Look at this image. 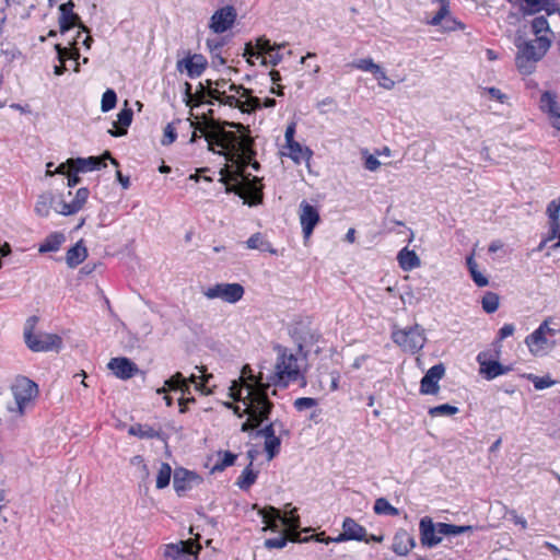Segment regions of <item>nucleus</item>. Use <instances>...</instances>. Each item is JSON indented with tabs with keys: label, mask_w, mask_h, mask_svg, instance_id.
Listing matches in <instances>:
<instances>
[{
	"label": "nucleus",
	"mask_w": 560,
	"mask_h": 560,
	"mask_svg": "<svg viewBox=\"0 0 560 560\" xmlns=\"http://www.w3.org/2000/svg\"><path fill=\"white\" fill-rule=\"evenodd\" d=\"M270 383L264 382L262 374L254 375L249 365L242 369L240 381H233L230 386V396L237 401H242L244 409L241 412L240 406L232 402H225L224 406L233 409L240 418L247 415V420L242 424V431L247 432L257 428L264 420L268 419L272 402L269 400L268 390Z\"/></svg>",
	"instance_id": "1"
},
{
	"label": "nucleus",
	"mask_w": 560,
	"mask_h": 560,
	"mask_svg": "<svg viewBox=\"0 0 560 560\" xmlns=\"http://www.w3.org/2000/svg\"><path fill=\"white\" fill-rule=\"evenodd\" d=\"M278 357L275 371L269 376L268 383L280 388H287L293 383L302 382L305 385V377L301 369V358L298 353L283 347H277Z\"/></svg>",
	"instance_id": "2"
},
{
	"label": "nucleus",
	"mask_w": 560,
	"mask_h": 560,
	"mask_svg": "<svg viewBox=\"0 0 560 560\" xmlns=\"http://www.w3.org/2000/svg\"><path fill=\"white\" fill-rule=\"evenodd\" d=\"M197 130L205 136L209 150L224 155H237L244 147L242 135L235 131H228L222 128L205 131L203 128H196L191 135L190 142L198 138Z\"/></svg>",
	"instance_id": "3"
},
{
	"label": "nucleus",
	"mask_w": 560,
	"mask_h": 560,
	"mask_svg": "<svg viewBox=\"0 0 560 560\" xmlns=\"http://www.w3.org/2000/svg\"><path fill=\"white\" fill-rule=\"evenodd\" d=\"M549 36H538L532 40L516 43L515 65L522 74H530L536 63L542 59L551 46Z\"/></svg>",
	"instance_id": "4"
},
{
	"label": "nucleus",
	"mask_w": 560,
	"mask_h": 560,
	"mask_svg": "<svg viewBox=\"0 0 560 560\" xmlns=\"http://www.w3.org/2000/svg\"><path fill=\"white\" fill-rule=\"evenodd\" d=\"M551 322L552 318L545 319L532 334L526 336L524 342L533 355H546L555 348L556 341L552 338L560 332V327L558 329L550 327Z\"/></svg>",
	"instance_id": "5"
},
{
	"label": "nucleus",
	"mask_w": 560,
	"mask_h": 560,
	"mask_svg": "<svg viewBox=\"0 0 560 560\" xmlns=\"http://www.w3.org/2000/svg\"><path fill=\"white\" fill-rule=\"evenodd\" d=\"M501 349L502 345L492 342L490 349L480 351L476 357V361L479 364V374L487 381H492L512 371V366L503 365L499 362Z\"/></svg>",
	"instance_id": "6"
},
{
	"label": "nucleus",
	"mask_w": 560,
	"mask_h": 560,
	"mask_svg": "<svg viewBox=\"0 0 560 560\" xmlns=\"http://www.w3.org/2000/svg\"><path fill=\"white\" fill-rule=\"evenodd\" d=\"M11 392L16 408H9V410L16 412L19 416H23L28 408L34 406L39 394L38 385L26 376H18L11 385Z\"/></svg>",
	"instance_id": "7"
},
{
	"label": "nucleus",
	"mask_w": 560,
	"mask_h": 560,
	"mask_svg": "<svg viewBox=\"0 0 560 560\" xmlns=\"http://www.w3.org/2000/svg\"><path fill=\"white\" fill-rule=\"evenodd\" d=\"M392 340L402 351L415 354L424 347L427 338L422 326L415 324L406 328H394Z\"/></svg>",
	"instance_id": "8"
},
{
	"label": "nucleus",
	"mask_w": 560,
	"mask_h": 560,
	"mask_svg": "<svg viewBox=\"0 0 560 560\" xmlns=\"http://www.w3.org/2000/svg\"><path fill=\"white\" fill-rule=\"evenodd\" d=\"M37 322V317L32 316L27 320V327L24 330V339L26 346L34 352H45L60 348L62 339L56 334H34L33 328Z\"/></svg>",
	"instance_id": "9"
},
{
	"label": "nucleus",
	"mask_w": 560,
	"mask_h": 560,
	"mask_svg": "<svg viewBox=\"0 0 560 560\" xmlns=\"http://www.w3.org/2000/svg\"><path fill=\"white\" fill-rule=\"evenodd\" d=\"M202 293L209 300L219 299L225 303L235 304L243 299L245 289L241 283L222 282L208 287Z\"/></svg>",
	"instance_id": "10"
},
{
	"label": "nucleus",
	"mask_w": 560,
	"mask_h": 560,
	"mask_svg": "<svg viewBox=\"0 0 560 560\" xmlns=\"http://www.w3.org/2000/svg\"><path fill=\"white\" fill-rule=\"evenodd\" d=\"M203 481L202 477L196 471L179 467L174 471L173 486L178 497L185 495L188 491L199 486Z\"/></svg>",
	"instance_id": "11"
},
{
	"label": "nucleus",
	"mask_w": 560,
	"mask_h": 560,
	"mask_svg": "<svg viewBox=\"0 0 560 560\" xmlns=\"http://www.w3.org/2000/svg\"><path fill=\"white\" fill-rule=\"evenodd\" d=\"M237 18L236 9L232 5H224L214 11L210 19L209 27L215 34L229 31Z\"/></svg>",
	"instance_id": "12"
},
{
	"label": "nucleus",
	"mask_w": 560,
	"mask_h": 560,
	"mask_svg": "<svg viewBox=\"0 0 560 560\" xmlns=\"http://www.w3.org/2000/svg\"><path fill=\"white\" fill-rule=\"evenodd\" d=\"M300 224L302 228L303 237L305 240H308L313 232L315 226L320 221V215L317 207L311 205L306 200L301 201L300 203Z\"/></svg>",
	"instance_id": "13"
},
{
	"label": "nucleus",
	"mask_w": 560,
	"mask_h": 560,
	"mask_svg": "<svg viewBox=\"0 0 560 560\" xmlns=\"http://www.w3.org/2000/svg\"><path fill=\"white\" fill-rule=\"evenodd\" d=\"M256 48L258 49V55H262L261 65L264 66H277L283 59L280 50L284 48V45L271 44L270 39L265 36L256 39Z\"/></svg>",
	"instance_id": "14"
},
{
	"label": "nucleus",
	"mask_w": 560,
	"mask_h": 560,
	"mask_svg": "<svg viewBox=\"0 0 560 560\" xmlns=\"http://www.w3.org/2000/svg\"><path fill=\"white\" fill-rule=\"evenodd\" d=\"M539 109L547 115L550 125L560 131V103L556 93L542 92L539 98Z\"/></svg>",
	"instance_id": "15"
},
{
	"label": "nucleus",
	"mask_w": 560,
	"mask_h": 560,
	"mask_svg": "<svg viewBox=\"0 0 560 560\" xmlns=\"http://www.w3.org/2000/svg\"><path fill=\"white\" fill-rule=\"evenodd\" d=\"M207 59L201 54H188L185 58L177 60L176 69L186 72L190 79L199 78L206 70Z\"/></svg>",
	"instance_id": "16"
},
{
	"label": "nucleus",
	"mask_w": 560,
	"mask_h": 560,
	"mask_svg": "<svg viewBox=\"0 0 560 560\" xmlns=\"http://www.w3.org/2000/svg\"><path fill=\"white\" fill-rule=\"evenodd\" d=\"M445 374V366L442 363L431 366L420 382L422 395H436L440 390L439 382Z\"/></svg>",
	"instance_id": "17"
},
{
	"label": "nucleus",
	"mask_w": 560,
	"mask_h": 560,
	"mask_svg": "<svg viewBox=\"0 0 560 560\" xmlns=\"http://www.w3.org/2000/svg\"><path fill=\"white\" fill-rule=\"evenodd\" d=\"M233 94L225 93V96L222 98V104L228 105L230 107L240 108L244 113H249L252 110H256L260 108V98L256 96L250 95V91L248 90V94L245 96H242V92L240 94H236L232 92Z\"/></svg>",
	"instance_id": "18"
},
{
	"label": "nucleus",
	"mask_w": 560,
	"mask_h": 560,
	"mask_svg": "<svg viewBox=\"0 0 560 560\" xmlns=\"http://www.w3.org/2000/svg\"><path fill=\"white\" fill-rule=\"evenodd\" d=\"M420 542L425 548H433L442 541V536L438 534V523L434 524L432 518L424 516L419 523Z\"/></svg>",
	"instance_id": "19"
},
{
	"label": "nucleus",
	"mask_w": 560,
	"mask_h": 560,
	"mask_svg": "<svg viewBox=\"0 0 560 560\" xmlns=\"http://www.w3.org/2000/svg\"><path fill=\"white\" fill-rule=\"evenodd\" d=\"M107 368L120 380H129L139 372L138 365L125 357L110 359Z\"/></svg>",
	"instance_id": "20"
},
{
	"label": "nucleus",
	"mask_w": 560,
	"mask_h": 560,
	"mask_svg": "<svg viewBox=\"0 0 560 560\" xmlns=\"http://www.w3.org/2000/svg\"><path fill=\"white\" fill-rule=\"evenodd\" d=\"M55 49L57 51V59L59 61V65H56L54 67V73L56 75H62L67 71L66 61L69 59H73L75 61L73 71L74 72L80 71V63L78 61V59L80 58V54L75 47L72 49H69V48L62 47L60 44H56Z\"/></svg>",
	"instance_id": "21"
},
{
	"label": "nucleus",
	"mask_w": 560,
	"mask_h": 560,
	"mask_svg": "<svg viewBox=\"0 0 560 560\" xmlns=\"http://www.w3.org/2000/svg\"><path fill=\"white\" fill-rule=\"evenodd\" d=\"M90 191L88 188L82 187L79 188L75 192V196L71 202L59 201L58 207H56V211L62 215H71L79 212L83 206L85 205L89 198Z\"/></svg>",
	"instance_id": "22"
},
{
	"label": "nucleus",
	"mask_w": 560,
	"mask_h": 560,
	"mask_svg": "<svg viewBox=\"0 0 560 560\" xmlns=\"http://www.w3.org/2000/svg\"><path fill=\"white\" fill-rule=\"evenodd\" d=\"M259 514L262 518V522L265 526L262 527V530H271L275 533L283 532L281 529L283 516L281 515L280 511L273 506H268L265 509H261L259 511Z\"/></svg>",
	"instance_id": "23"
},
{
	"label": "nucleus",
	"mask_w": 560,
	"mask_h": 560,
	"mask_svg": "<svg viewBox=\"0 0 560 560\" xmlns=\"http://www.w3.org/2000/svg\"><path fill=\"white\" fill-rule=\"evenodd\" d=\"M416 547L415 537L404 529L397 532L393 539L392 549L397 556H407Z\"/></svg>",
	"instance_id": "24"
},
{
	"label": "nucleus",
	"mask_w": 560,
	"mask_h": 560,
	"mask_svg": "<svg viewBox=\"0 0 560 560\" xmlns=\"http://www.w3.org/2000/svg\"><path fill=\"white\" fill-rule=\"evenodd\" d=\"M74 3L69 0L66 3H62L59 7L60 16H59V26L60 32L63 34L68 32L72 26L80 23V18L78 14L73 12Z\"/></svg>",
	"instance_id": "25"
},
{
	"label": "nucleus",
	"mask_w": 560,
	"mask_h": 560,
	"mask_svg": "<svg viewBox=\"0 0 560 560\" xmlns=\"http://www.w3.org/2000/svg\"><path fill=\"white\" fill-rule=\"evenodd\" d=\"M69 170L75 173H85L94 170H100L102 166H106L98 158H78L68 160Z\"/></svg>",
	"instance_id": "26"
},
{
	"label": "nucleus",
	"mask_w": 560,
	"mask_h": 560,
	"mask_svg": "<svg viewBox=\"0 0 560 560\" xmlns=\"http://www.w3.org/2000/svg\"><path fill=\"white\" fill-rule=\"evenodd\" d=\"M282 154L290 158L294 163L300 164L302 162H308L313 152L307 147L294 141L284 145Z\"/></svg>",
	"instance_id": "27"
},
{
	"label": "nucleus",
	"mask_w": 560,
	"mask_h": 560,
	"mask_svg": "<svg viewBox=\"0 0 560 560\" xmlns=\"http://www.w3.org/2000/svg\"><path fill=\"white\" fill-rule=\"evenodd\" d=\"M88 248L83 240L78 241L66 253V264L69 268H75L88 258Z\"/></svg>",
	"instance_id": "28"
},
{
	"label": "nucleus",
	"mask_w": 560,
	"mask_h": 560,
	"mask_svg": "<svg viewBox=\"0 0 560 560\" xmlns=\"http://www.w3.org/2000/svg\"><path fill=\"white\" fill-rule=\"evenodd\" d=\"M66 240L65 233L51 232L39 243L38 252L40 254L56 253L61 248Z\"/></svg>",
	"instance_id": "29"
},
{
	"label": "nucleus",
	"mask_w": 560,
	"mask_h": 560,
	"mask_svg": "<svg viewBox=\"0 0 560 560\" xmlns=\"http://www.w3.org/2000/svg\"><path fill=\"white\" fill-rule=\"evenodd\" d=\"M342 529L346 533L349 540L362 541L368 539L366 528L360 525L352 517H345L342 521Z\"/></svg>",
	"instance_id": "30"
},
{
	"label": "nucleus",
	"mask_w": 560,
	"mask_h": 560,
	"mask_svg": "<svg viewBox=\"0 0 560 560\" xmlns=\"http://www.w3.org/2000/svg\"><path fill=\"white\" fill-rule=\"evenodd\" d=\"M248 455L250 457V462L245 467V469L242 471V474L238 476V478L235 482L236 486L244 491H247L256 482L257 477H258V471H255L253 469L254 455L252 454V452H248Z\"/></svg>",
	"instance_id": "31"
},
{
	"label": "nucleus",
	"mask_w": 560,
	"mask_h": 560,
	"mask_svg": "<svg viewBox=\"0 0 560 560\" xmlns=\"http://www.w3.org/2000/svg\"><path fill=\"white\" fill-rule=\"evenodd\" d=\"M397 260L399 264V267L404 271H410L412 269H416L420 267V258L415 253V250H410L407 247H404L401 250H399L397 255Z\"/></svg>",
	"instance_id": "32"
},
{
	"label": "nucleus",
	"mask_w": 560,
	"mask_h": 560,
	"mask_svg": "<svg viewBox=\"0 0 560 560\" xmlns=\"http://www.w3.org/2000/svg\"><path fill=\"white\" fill-rule=\"evenodd\" d=\"M128 434L139 439H161L162 432L150 424L136 423L129 427Z\"/></svg>",
	"instance_id": "33"
},
{
	"label": "nucleus",
	"mask_w": 560,
	"mask_h": 560,
	"mask_svg": "<svg viewBox=\"0 0 560 560\" xmlns=\"http://www.w3.org/2000/svg\"><path fill=\"white\" fill-rule=\"evenodd\" d=\"M168 390H180L183 394L189 392L187 380L182 373L177 372L171 378L165 381V385L158 389V394H166Z\"/></svg>",
	"instance_id": "34"
},
{
	"label": "nucleus",
	"mask_w": 560,
	"mask_h": 560,
	"mask_svg": "<svg viewBox=\"0 0 560 560\" xmlns=\"http://www.w3.org/2000/svg\"><path fill=\"white\" fill-rule=\"evenodd\" d=\"M133 112L131 108L126 107L121 109L117 115V121L114 124L116 127L117 125L120 126V128H117L116 130H109V133L113 137H121L127 133V127L130 126L132 121Z\"/></svg>",
	"instance_id": "35"
},
{
	"label": "nucleus",
	"mask_w": 560,
	"mask_h": 560,
	"mask_svg": "<svg viewBox=\"0 0 560 560\" xmlns=\"http://www.w3.org/2000/svg\"><path fill=\"white\" fill-rule=\"evenodd\" d=\"M475 529L474 526L470 525H454L447 523H438V534L443 536H457L460 534L472 533Z\"/></svg>",
	"instance_id": "36"
},
{
	"label": "nucleus",
	"mask_w": 560,
	"mask_h": 560,
	"mask_svg": "<svg viewBox=\"0 0 560 560\" xmlns=\"http://www.w3.org/2000/svg\"><path fill=\"white\" fill-rule=\"evenodd\" d=\"M466 265L469 270L470 277L477 287L482 288L488 285L489 280L478 270V265L474 258V255H469L466 258Z\"/></svg>",
	"instance_id": "37"
},
{
	"label": "nucleus",
	"mask_w": 560,
	"mask_h": 560,
	"mask_svg": "<svg viewBox=\"0 0 560 560\" xmlns=\"http://www.w3.org/2000/svg\"><path fill=\"white\" fill-rule=\"evenodd\" d=\"M530 28L536 37L549 36L552 39L553 33L546 16H536L530 23Z\"/></svg>",
	"instance_id": "38"
},
{
	"label": "nucleus",
	"mask_w": 560,
	"mask_h": 560,
	"mask_svg": "<svg viewBox=\"0 0 560 560\" xmlns=\"http://www.w3.org/2000/svg\"><path fill=\"white\" fill-rule=\"evenodd\" d=\"M54 201L55 199L51 194L40 195L35 203V212L39 217H48L50 213V209L52 208Z\"/></svg>",
	"instance_id": "39"
},
{
	"label": "nucleus",
	"mask_w": 560,
	"mask_h": 560,
	"mask_svg": "<svg viewBox=\"0 0 560 560\" xmlns=\"http://www.w3.org/2000/svg\"><path fill=\"white\" fill-rule=\"evenodd\" d=\"M212 377V374H206L202 375L201 377L197 376L196 374H191L187 380V384L192 383L196 389L199 390L201 394L210 395L213 393V390L208 387V384Z\"/></svg>",
	"instance_id": "40"
},
{
	"label": "nucleus",
	"mask_w": 560,
	"mask_h": 560,
	"mask_svg": "<svg viewBox=\"0 0 560 560\" xmlns=\"http://www.w3.org/2000/svg\"><path fill=\"white\" fill-rule=\"evenodd\" d=\"M185 553H191L186 549L185 542L168 544L164 549V557L172 560H182Z\"/></svg>",
	"instance_id": "41"
},
{
	"label": "nucleus",
	"mask_w": 560,
	"mask_h": 560,
	"mask_svg": "<svg viewBox=\"0 0 560 560\" xmlns=\"http://www.w3.org/2000/svg\"><path fill=\"white\" fill-rule=\"evenodd\" d=\"M213 86L218 90H221V93H228V92H234L236 94H240L242 92V96H245L248 94V90L245 89L243 85H236L234 83H231L229 80L221 79L217 80L213 83Z\"/></svg>",
	"instance_id": "42"
},
{
	"label": "nucleus",
	"mask_w": 560,
	"mask_h": 560,
	"mask_svg": "<svg viewBox=\"0 0 560 560\" xmlns=\"http://www.w3.org/2000/svg\"><path fill=\"white\" fill-rule=\"evenodd\" d=\"M373 509L378 515L397 516L399 514V510L393 506L385 498L376 499Z\"/></svg>",
	"instance_id": "43"
},
{
	"label": "nucleus",
	"mask_w": 560,
	"mask_h": 560,
	"mask_svg": "<svg viewBox=\"0 0 560 560\" xmlns=\"http://www.w3.org/2000/svg\"><path fill=\"white\" fill-rule=\"evenodd\" d=\"M546 213H547L548 220H549V229H551L553 226L557 228L558 224H560V219H559V215H560V198L552 199L548 203Z\"/></svg>",
	"instance_id": "44"
},
{
	"label": "nucleus",
	"mask_w": 560,
	"mask_h": 560,
	"mask_svg": "<svg viewBox=\"0 0 560 560\" xmlns=\"http://www.w3.org/2000/svg\"><path fill=\"white\" fill-rule=\"evenodd\" d=\"M219 457H220V459L214 464V466L212 468L213 471H223L228 467L234 465V463L237 458V455L230 451H225V452H220Z\"/></svg>",
	"instance_id": "45"
},
{
	"label": "nucleus",
	"mask_w": 560,
	"mask_h": 560,
	"mask_svg": "<svg viewBox=\"0 0 560 560\" xmlns=\"http://www.w3.org/2000/svg\"><path fill=\"white\" fill-rule=\"evenodd\" d=\"M172 468L170 464L162 463L156 476V488L164 489L170 485Z\"/></svg>",
	"instance_id": "46"
},
{
	"label": "nucleus",
	"mask_w": 560,
	"mask_h": 560,
	"mask_svg": "<svg viewBox=\"0 0 560 560\" xmlns=\"http://www.w3.org/2000/svg\"><path fill=\"white\" fill-rule=\"evenodd\" d=\"M428 412L431 417H448L456 415L458 412V408L448 404H443L431 407Z\"/></svg>",
	"instance_id": "47"
},
{
	"label": "nucleus",
	"mask_w": 560,
	"mask_h": 560,
	"mask_svg": "<svg viewBox=\"0 0 560 560\" xmlns=\"http://www.w3.org/2000/svg\"><path fill=\"white\" fill-rule=\"evenodd\" d=\"M482 308L486 313H494L499 307V296L494 292H487L481 301Z\"/></svg>",
	"instance_id": "48"
},
{
	"label": "nucleus",
	"mask_w": 560,
	"mask_h": 560,
	"mask_svg": "<svg viewBox=\"0 0 560 560\" xmlns=\"http://www.w3.org/2000/svg\"><path fill=\"white\" fill-rule=\"evenodd\" d=\"M280 446H281V440H280V436H278V435L275 438L265 440L264 448H265V452H266L269 460L279 454Z\"/></svg>",
	"instance_id": "49"
},
{
	"label": "nucleus",
	"mask_w": 560,
	"mask_h": 560,
	"mask_svg": "<svg viewBox=\"0 0 560 560\" xmlns=\"http://www.w3.org/2000/svg\"><path fill=\"white\" fill-rule=\"evenodd\" d=\"M117 103V95L116 92L112 89H107L103 96H102V103H101V109L103 113H107L112 110Z\"/></svg>",
	"instance_id": "50"
},
{
	"label": "nucleus",
	"mask_w": 560,
	"mask_h": 560,
	"mask_svg": "<svg viewBox=\"0 0 560 560\" xmlns=\"http://www.w3.org/2000/svg\"><path fill=\"white\" fill-rule=\"evenodd\" d=\"M351 67H353L358 70H361V71L371 72L372 74H374L375 71L378 70V68L381 66L376 65L372 58H362V59L354 60L351 63Z\"/></svg>",
	"instance_id": "51"
},
{
	"label": "nucleus",
	"mask_w": 560,
	"mask_h": 560,
	"mask_svg": "<svg viewBox=\"0 0 560 560\" xmlns=\"http://www.w3.org/2000/svg\"><path fill=\"white\" fill-rule=\"evenodd\" d=\"M527 380L530 381L537 390H542L545 388L551 387L555 385V381L551 380L549 376H537L534 374H527Z\"/></svg>",
	"instance_id": "52"
},
{
	"label": "nucleus",
	"mask_w": 560,
	"mask_h": 560,
	"mask_svg": "<svg viewBox=\"0 0 560 560\" xmlns=\"http://www.w3.org/2000/svg\"><path fill=\"white\" fill-rule=\"evenodd\" d=\"M282 516H283L282 525L284 527H287L289 530H293V532L298 530V528L300 527V517L296 514L295 508H293L288 514L282 515Z\"/></svg>",
	"instance_id": "53"
},
{
	"label": "nucleus",
	"mask_w": 560,
	"mask_h": 560,
	"mask_svg": "<svg viewBox=\"0 0 560 560\" xmlns=\"http://www.w3.org/2000/svg\"><path fill=\"white\" fill-rule=\"evenodd\" d=\"M373 75L377 80L381 88L385 90H393L395 88V81L388 78L386 72L381 67L375 71Z\"/></svg>",
	"instance_id": "54"
},
{
	"label": "nucleus",
	"mask_w": 560,
	"mask_h": 560,
	"mask_svg": "<svg viewBox=\"0 0 560 560\" xmlns=\"http://www.w3.org/2000/svg\"><path fill=\"white\" fill-rule=\"evenodd\" d=\"M288 544V537L284 532H281L280 536L275 538H268L265 540L264 545L267 549H282Z\"/></svg>",
	"instance_id": "55"
},
{
	"label": "nucleus",
	"mask_w": 560,
	"mask_h": 560,
	"mask_svg": "<svg viewBox=\"0 0 560 560\" xmlns=\"http://www.w3.org/2000/svg\"><path fill=\"white\" fill-rule=\"evenodd\" d=\"M318 405L316 398L312 397H300L294 400L293 406L298 411H304L306 409L314 408Z\"/></svg>",
	"instance_id": "56"
},
{
	"label": "nucleus",
	"mask_w": 560,
	"mask_h": 560,
	"mask_svg": "<svg viewBox=\"0 0 560 560\" xmlns=\"http://www.w3.org/2000/svg\"><path fill=\"white\" fill-rule=\"evenodd\" d=\"M177 138V129L175 127L174 122H170L164 128L163 138H162V144L163 145H170L172 144Z\"/></svg>",
	"instance_id": "57"
},
{
	"label": "nucleus",
	"mask_w": 560,
	"mask_h": 560,
	"mask_svg": "<svg viewBox=\"0 0 560 560\" xmlns=\"http://www.w3.org/2000/svg\"><path fill=\"white\" fill-rule=\"evenodd\" d=\"M244 56L247 58V62L254 65L255 59H262V55H258V49L256 48V43H247L244 49Z\"/></svg>",
	"instance_id": "58"
},
{
	"label": "nucleus",
	"mask_w": 560,
	"mask_h": 560,
	"mask_svg": "<svg viewBox=\"0 0 560 560\" xmlns=\"http://www.w3.org/2000/svg\"><path fill=\"white\" fill-rule=\"evenodd\" d=\"M515 327L513 324H504L498 331V337L493 342H499L514 334Z\"/></svg>",
	"instance_id": "59"
},
{
	"label": "nucleus",
	"mask_w": 560,
	"mask_h": 560,
	"mask_svg": "<svg viewBox=\"0 0 560 560\" xmlns=\"http://www.w3.org/2000/svg\"><path fill=\"white\" fill-rule=\"evenodd\" d=\"M278 420L267 424L264 429L258 431V434L264 436L265 440L277 436Z\"/></svg>",
	"instance_id": "60"
},
{
	"label": "nucleus",
	"mask_w": 560,
	"mask_h": 560,
	"mask_svg": "<svg viewBox=\"0 0 560 560\" xmlns=\"http://www.w3.org/2000/svg\"><path fill=\"white\" fill-rule=\"evenodd\" d=\"M246 245L250 249H260L264 245V237L260 233L253 234L247 241Z\"/></svg>",
	"instance_id": "61"
},
{
	"label": "nucleus",
	"mask_w": 560,
	"mask_h": 560,
	"mask_svg": "<svg viewBox=\"0 0 560 560\" xmlns=\"http://www.w3.org/2000/svg\"><path fill=\"white\" fill-rule=\"evenodd\" d=\"M485 91L490 95L491 98L497 100L500 103H504L506 101V95L497 88H486Z\"/></svg>",
	"instance_id": "62"
},
{
	"label": "nucleus",
	"mask_w": 560,
	"mask_h": 560,
	"mask_svg": "<svg viewBox=\"0 0 560 560\" xmlns=\"http://www.w3.org/2000/svg\"><path fill=\"white\" fill-rule=\"evenodd\" d=\"M365 168L371 171V172H374L376 171L380 165H381V162L372 154H370L366 159H365Z\"/></svg>",
	"instance_id": "63"
},
{
	"label": "nucleus",
	"mask_w": 560,
	"mask_h": 560,
	"mask_svg": "<svg viewBox=\"0 0 560 560\" xmlns=\"http://www.w3.org/2000/svg\"><path fill=\"white\" fill-rule=\"evenodd\" d=\"M294 136H295V124L291 122L287 126L284 138H285V144L290 142H294Z\"/></svg>",
	"instance_id": "64"
}]
</instances>
